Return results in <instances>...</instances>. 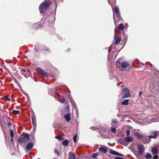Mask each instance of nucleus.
Masks as SVG:
<instances>
[{
  "mask_svg": "<svg viewBox=\"0 0 159 159\" xmlns=\"http://www.w3.org/2000/svg\"><path fill=\"white\" fill-rule=\"evenodd\" d=\"M51 4V2L48 0H46L43 2L39 6V9L40 13L44 15Z\"/></svg>",
  "mask_w": 159,
  "mask_h": 159,
  "instance_id": "f257e3e1",
  "label": "nucleus"
},
{
  "mask_svg": "<svg viewBox=\"0 0 159 159\" xmlns=\"http://www.w3.org/2000/svg\"><path fill=\"white\" fill-rule=\"evenodd\" d=\"M30 139V135L26 133H23V136L19 138L18 139V142L21 144H25Z\"/></svg>",
  "mask_w": 159,
  "mask_h": 159,
  "instance_id": "f03ea898",
  "label": "nucleus"
},
{
  "mask_svg": "<svg viewBox=\"0 0 159 159\" xmlns=\"http://www.w3.org/2000/svg\"><path fill=\"white\" fill-rule=\"evenodd\" d=\"M36 71L41 76L44 77H46L48 75V73L44 71L42 69L40 68H38L36 69Z\"/></svg>",
  "mask_w": 159,
  "mask_h": 159,
  "instance_id": "7ed1b4c3",
  "label": "nucleus"
},
{
  "mask_svg": "<svg viewBox=\"0 0 159 159\" xmlns=\"http://www.w3.org/2000/svg\"><path fill=\"white\" fill-rule=\"evenodd\" d=\"M138 154L140 156L142 155L144 151V146L141 144H138L137 145Z\"/></svg>",
  "mask_w": 159,
  "mask_h": 159,
  "instance_id": "20e7f679",
  "label": "nucleus"
},
{
  "mask_svg": "<svg viewBox=\"0 0 159 159\" xmlns=\"http://www.w3.org/2000/svg\"><path fill=\"white\" fill-rule=\"evenodd\" d=\"M152 154L154 155L153 157V159H158V157L156 154L158 152L157 148L156 147H153L152 149Z\"/></svg>",
  "mask_w": 159,
  "mask_h": 159,
  "instance_id": "39448f33",
  "label": "nucleus"
},
{
  "mask_svg": "<svg viewBox=\"0 0 159 159\" xmlns=\"http://www.w3.org/2000/svg\"><path fill=\"white\" fill-rule=\"evenodd\" d=\"M151 135L148 136V138H149L148 142H149L151 140V138L156 139L157 137V131H151L150 133Z\"/></svg>",
  "mask_w": 159,
  "mask_h": 159,
  "instance_id": "423d86ee",
  "label": "nucleus"
},
{
  "mask_svg": "<svg viewBox=\"0 0 159 159\" xmlns=\"http://www.w3.org/2000/svg\"><path fill=\"white\" fill-rule=\"evenodd\" d=\"M124 94L123 96L124 98H126L130 97V94L129 89L127 88L124 89Z\"/></svg>",
  "mask_w": 159,
  "mask_h": 159,
  "instance_id": "0eeeda50",
  "label": "nucleus"
},
{
  "mask_svg": "<svg viewBox=\"0 0 159 159\" xmlns=\"http://www.w3.org/2000/svg\"><path fill=\"white\" fill-rule=\"evenodd\" d=\"M113 11H115L116 14L118 18L120 17V15L119 12V9L118 7L115 6L114 7V10Z\"/></svg>",
  "mask_w": 159,
  "mask_h": 159,
  "instance_id": "6e6552de",
  "label": "nucleus"
},
{
  "mask_svg": "<svg viewBox=\"0 0 159 159\" xmlns=\"http://www.w3.org/2000/svg\"><path fill=\"white\" fill-rule=\"evenodd\" d=\"M109 152L111 154L116 156H119L121 157L123 156V155L111 149H110Z\"/></svg>",
  "mask_w": 159,
  "mask_h": 159,
  "instance_id": "1a4fd4ad",
  "label": "nucleus"
},
{
  "mask_svg": "<svg viewBox=\"0 0 159 159\" xmlns=\"http://www.w3.org/2000/svg\"><path fill=\"white\" fill-rule=\"evenodd\" d=\"M129 65V64L126 61H123L121 63V66L123 68H126L128 67Z\"/></svg>",
  "mask_w": 159,
  "mask_h": 159,
  "instance_id": "9d476101",
  "label": "nucleus"
},
{
  "mask_svg": "<svg viewBox=\"0 0 159 159\" xmlns=\"http://www.w3.org/2000/svg\"><path fill=\"white\" fill-rule=\"evenodd\" d=\"M99 151L102 153H105L107 151V149L105 147H102L99 148Z\"/></svg>",
  "mask_w": 159,
  "mask_h": 159,
  "instance_id": "9b49d317",
  "label": "nucleus"
},
{
  "mask_svg": "<svg viewBox=\"0 0 159 159\" xmlns=\"http://www.w3.org/2000/svg\"><path fill=\"white\" fill-rule=\"evenodd\" d=\"M33 143L32 142H30L27 144L26 147V149L27 150H30L33 148Z\"/></svg>",
  "mask_w": 159,
  "mask_h": 159,
  "instance_id": "f8f14e48",
  "label": "nucleus"
},
{
  "mask_svg": "<svg viewBox=\"0 0 159 159\" xmlns=\"http://www.w3.org/2000/svg\"><path fill=\"white\" fill-rule=\"evenodd\" d=\"M70 113H68L67 114L64 115V117L66 119L67 121L69 122L70 120Z\"/></svg>",
  "mask_w": 159,
  "mask_h": 159,
  "instance_id": "ddd939ff",
  "label": "nucleus"
},
{
  "mask_svg": "<svg viewBox=\"0 0 159 159\" xmlns=\"http://www.w3.org/2000/svg\"><path fill=\"white\" fill-rule=\"evenodd\" d=\"M114 38L116 40V41L115 42V44H117L120 42L121 40L120 37H118L116 38V35H115Z\"/></svg>",
  "mask_w": 159,
  "mask_h": 159,
  "instance_id": "4468645a",
  "label": "nucleus"
},
{
  "mask_svg": "<svg viewBox=\"0 0 159 159\" xmlns=\"http://www.w3.org/2000/svg\"><path fill=\"white\" fill-rule=\"evenodd\" d=\"M68 159H75V156L73 154L72 152H70L69 153Z\"/></svg>",
  "mask_w": 159,
  "mask_h": 159,
  "instance_id": "2eb2a0df",
  "label": "nucleus"
},
{
  "mask_svg": "<svg viewBox=\"0 0 159 159\" xmlns=\"http://www.w3.org/2000/svg\"><path fill=\"white\" fill-rule=\"evenodd\" d=\"M125 139L126 142H130L133 141V138L130 137H127L125 138Z\"/></svg>",
  "mask_w": 159,
  "mask_h": 159,
  "instance_id": "dca6fc26",
  "label": "nucleus"
},
{
  "mask_svg": "<svg viewBox=\"0 0 159 159\" xmlns=\"http://www.w3.org/2000/svg\"><path fill=\"white\" fill-rule=\"evenodd\" d=\"M120 59H118L116 62V65L117 67L120 68L121 66V61H120Z\"/></svg>",
  "mask_w": 159,
  "mask_h": 159,
  "instance_id": "f3484780",
  "label": "nucleus"
},
{
  "mask_svg": "<svg viewBox=\"0 0 159 159\" xmlns=\"http://www.w3.org/2000/svg\"><path fill=\"white\" fill-rule=\"evenodd\" d=\"M31 118L32 120V124L34 125L35 126L36 124V119L35 116H32Z\"/></svg>",
  "mask_w": 159,
  "mask_h": 159,
  "instance_id": "a211bd4d",
  "label": "nucleus"
},
{
  "mask_svg": "<svg viewBox=\"0 0 159 159\" xmlns=\"http://www.w3.org/2000/svg\"><path fill=\"white\" fill-rule=\"evenodd\" d=\"M62 144L65 146H67L69 145V143L68 140L66 139L63 141L62 143Z\"/></svg>",
  "mask_w": 159,
  "mask_h": 159,
  "instance_id": "6ab92c4d",
  "label": "nucleus"
},
{
  "mask_svg": "<svg viewBox=\"0 0 159 159\" xmlns=\"http://www.w3.org/2000/svg\"><path fill=\"white\" fill-rule=\"evenodd\" d=\"M124 26L122 24H120L118 27V29L120 30H124Z\"/></svg>",
  "mask_w": 159,
  "mask_h": 159,
  "instance_id": "aec40b11",
  "label": "nucleus"
},
{
  "mask_svg": "<svg viewBox=\"0 0 159 159\" xmlns=\"http://www.w3.org/2000/svg\"><path fill=\"white\" fill-rule=\"evenodd\" d=\"M145 158L146 159H150L152 157L151 154L149 153H148L147 154H146L145 155Z\"/></svg>",
  "mask_w": 159,
  "mask_h": 159,
  "instance_id": "412c9836",
  "label": "nucleus"
},
{
  "mask_svg": "<svg viewBox=\"0 0 159 159\" xmlns=\"http://www.w3.org/2000/svg\"><path fill=\"white\" fill-rule=\"evenodd\" d=\"M129 101V100L128 99L122 101L121 103L122 105H127L128 104Z\"/></svg>",
  "mask_w": 159,
  "mask_h": 159,
  "instance_id": "4be33fe9",
  "label": "nucleus"
},
{
  "mask_svg": "<svg viewBox=\"0 0 159 159\" xmlns=\"http://www.w3.org/2000/svg\"><path fill=\"white\" fill-rule=\"evenodd\" d=\"M152 72L155 74L156 75H157L159 74V71L158 70H156V68H154Z\"/></svg>",
  "mask_w": 159,
  "mask_h": 159,
  "instance_id": "5701e85b",
  "label": "nucleus"
},
{
  "mask_svg": "<svg viewBox=\"0 0 159 159\" xmlns=\"http://www.w3.org/2000/svg\"><path fill=\"white\" fill-rule=\"evenodd\" d=\"M55 138L58 140L61 141L63 139V138L60 136H56Z\"/></svg>",
  "mask_w": 159,
  "mask_h": 159,
  "instance_id": "b1692460",
  "label": "nucleus"
},
{
  "mask_svg": "<svg viewBox=\"0 0 159 159\" xmlns=\"http://www.w3.org/2000/svg\"><path fill=\"white\" fill-rule=\"evenodd\" d=\"M99 155V153H93L92 155V156L93 158H96L97 157V156H98Z\"/></svg>",
  "mask_w": 159,
  "mask_h": 159,
  "instance_id": "393cba45",
  "label": "nucleus"
},
{
  "mask_svg": "<svg viewBox=\"0 0 159 159\" xmlns=\"http://www.w3.org/2000/svg\"><path fill=\"white\" fill-rule=\"evenodd\" d=\"M12 113L14 114V115H17L18 114L20 113V111H17V110H14L12 111Z\"/></svg>",
  "mask_w": 159,
  "mask_h": 159,
  "instance_id": "a878e982",
  "label": "nucleus"
},
{
  "mask_svg": "<svg viewBox=\"0 0 159 159\" xmlns=\"http://www.w3.org/2000/svg\"><path fill=\"white\" fill-rule=\"evenodd\" d=\"M111 132L114 133H116V129L114 127H111Z\"/></svg>",
  "mask_w": 159,
  "mask_h": 159,
  "instance_id": "bb28decb",
  "label": "nucleus"
},
{
  "mask_svg": "<svg viewBox=\"0 0 159 159\" xmlns=\"http://www.w3.org/2000/svg\"><path fill=\"white\" fill-rule=\"evenodd\" d=\"M136 136L139 139H142V135L139 133H136L135 134Z\"/></svg>",
  "mask_w": 159,
  "mask_h": 159,
  "instance_id": "cd10ccee",
  "label": "nucleus"
},
{
  "mask_svg": "<svg viewBox=\"0 0 159 159\" xmlns=\"http://www.w3.org/2000/svg\"><path fill=\"white\" fill-rule=\"evenodd\" d=\"M103 134H105L107 131L108 128L107 127L104 128L102 129Z\"/></svg>",
  "mask_w": 159,
  "mask_h": 159,
  "instance_id": "c85d7f7f",
  "label": "nucleus"
},
{
  "mask_svg": "<svg viewBox=\"0 0 159 159\" xmlns=\"http://www.w3.org/2000/svg\"><path fill=\"white\" fill-rule=\"evenodd\" d=\"M10 135H11V138H13L14 136V134L13 132V131L11 129L10 131Z\"/></svg>",
  "mask_w": 159,
  "mask_h": 159,
  "instance_id": "c756f323",
  "label": "nucleus"
},
{
  "mask_svg": "<svg viewBox=\"0 0 159 159\" xmlns=\"http://www.w3.org/2000/svg\"><path fill=\"white\" fill-rule=\"evenodd\" d=\"M77 137V135H75L73 137V140L74 142L75 143H76L77 142L76 138Z\"/></svg>",
  "mask_w": 159,
  "mask_h": 159,
  "instance_id": "7c9ffc66",
  "label": "nucleus"
},
{
  "mask_svg": "<svg viewBox=\"0 0 159 159\" xmlns=\"http://www.w3.org/2000/svg\"><path fill=\"white\" fill-rule=\"evenodd\" d=\"M43 25L41 24H39L38 26L36 28V29H40L41 28L43 27Z\"/></svg>",
  "mask_w": 159,
  "mask_h": 159,
  "instance_id": "2f4dec72",
  "label": "nucleus"
},
{
  "mask_svg": "<svg viewBox=\"0 0 159 159\" xmlns=\"http://www.w3.org/2000/svg\"><path fill=\"white\" fill-rule=\"evenodd\" d=\"M112 122L114 124H116L117 123V120L116 119H114L112 120Z\"/></svg>",
  "mask_w": 159,
  "mask_h": 159,
  "instance_id": "473e14b6",
  "label": "nucleus"
},
{
  "mask_svg": "<svg viewBox=\"0 0 159 159\" xmlns=\"http://www.w3.org/2000/svg\"><path fill=\"white\" fill-rule=\"evenodd\" d=\"M130 134V131L129 130H126V135L127 136H129Z\"/></svg>",
  "mask_w": 159,
  "mask_h": 159,
  "instance_id": "72a5a7b5",
  "label": "nucleus"
},
{
  "mask_svg": "<svg viewBox=\"0 0 159 159\" xmlns=\"http://www.w3.org/2000/svg\"><path fill=\"white\" fill-rule=\"evenodd\" d=\"M55 153L57 155H59V152L57 149H55Z\"/></svg>",
  "mask_w": 159,
  "mask_h": 159,
  "instance_id": "f704fd0d",
  "label": "nucleus"
},
{
  "mask_svg": "<svg viewBox=\"0 0 159 159\" xmlns=\"http://www.w3.org/2000/svg\"><path fill=\"white\" fill-rule=\"evenodd\" d=\"M65 101V98H63L60 101V102L62 103H63Z\"/></svg>",
  "mask_w": 159,
  "mask_h": 159,
  "instance_id": "c9c22d12",
  "label": "nucleus"
},
{
  "mask_svg": "<svg viewBox=\"0 0 159 159\" xmlns=\"http://www.w3.org/2000/svg\"><path fill=\"white\" fill-rule=\"evenodd\" d=\"M114 159H123V158L119 157H115Z\"/></svg>",
  "mask_w": 159,
  "mask_h": 159,
  "instance_id": "e433bc0d",
  "label": "nucleus"
},
{
  "mask_svg": "<svg viewBox=\"0 0 159 159\" xmlns=\"http://www.w3.org/2000/svg\"><path fill=\"white\" fill-rule=\"evenodd\" d=\"M7 125L9 126H11V123L10 122H9L7 123Z\"/></svg>",
  "mask_w": 159,
  "mask_h": 159,
  "instance_id": "4c0bfd02",
  "label": "nucleus"
},
{
  "mask_svg": "<svg viewBox=\"0 0 159 159\" xmlns=\"http://www.w3.org/2000/svg\"><path fill=\"white\" fill-rule=\"evenodd\" d=\"M21 71L22 72H25L26 71V70H25V69H21Z\"/></svg>",
  "mask_w": 159,
  "mask_h": 159,
  "instance_id": "58836bf2",
  "label": "nucleus"
},
{
  "mask_svg": "<svg viewBox=\"0 0 159 159\" xmlns=\"http://www.w3.org/2000/svg\"><path fill=\"white\" fill-rule=\"evenodd\" d=\"M22 75H24L26 78H27V76L25 74H23V73H22Z\"/></svg>",
  "mask_w": 159,
  "mask_h": 159,
  "instance_id": "ea45409f",
  "label": "nucleus"
},
{
  "mask_svg": "<svg viewBox=\"0 0 159 159\" xmlns=\"http://www.w3.org/2000/svg\"><path fill=\"white\" fill-rule=\"evenodd\" d=\"M90 129H92L93 130V129H95V128L94 127H91L90 128Z\"/></svg>",
  "mask_w": 159,
  "mask_h": 159,
  "instance_id": "a19ab883",
  "label": "nucleus"
},
{
  "mask_svg": "<svg viewBox=\"0 0 159 159\" xmlns=\"http://www.w3.org/2000/svg\"><path fill=\"white\" fill-rule=\"evenodd\" d=\"M113 19H114V23H115V24L116 25V21H115V19H114V14L113 13Z\"/></svg>",
  "mask_w": 159,
  "mask_h": 159,
  "instance_id": "79ce46f5",
  "label": "nucleus"
},
{
  "mask_svg": "<svg viewBox=\"0 0 159 159\" xmlns=\"http://www.w3.org/2000/svg\"><path fill=\"white\" fill-rule=\"evenodd\" d=\"M13 138H11V142L12 143L13 142Z\"/></svg>",
  "mask_w": 159,
  "mask_h": 159,
  "instance_id": "37998d69",
  "label": "nucleus"
},
{
  "mask_svg": "<svg viewBox=\"0 0 159 159\" xmlns=\"http://www.w3.org/2000/svg\"><path fill=\"white\" fill-rule=\"evenodd\" d=\"M6 99L7 100H10V98H7V97H6Z\"/></svg>",
  "mask_w": 159,
  "mask_h": 159,
  "instance_id": "c03bdc74",
  "label": "nucleus"
},
{
  "mask_svg": "<svg viewBox=\"0 0 159 159\" xmlns=\"http://www.w3.org/2000/svg\"><path fill=\"white\" fill-rule=\"evenodd\" d=\"M142 92L141 91L139 92V95L140 96L141 94V93H142Z\"/></svg>",
  "mask_w": 159,
  "mask_h": 159,
  "instance_id": "a18cd8bd",
  "label": "nucleus"
},
{
  "mask_svg": "<svg viewBox=\"0 0 159 159\" xmlns=\"http://www.w3.org/2000/svg\"><path fill=\"white\" fill-rule=\"evenodd\" d=\"M37 25V24H36L35 25V26L36 25Z\"/></svg>",
  "mask_w": 159,
  "mask_h": 159,
  "instance_id": "49530a36",
  "label": "nucleus"
},
{
  "mask_svg": "<svg viewBox=\"0 0 159 159\" xmlns=\"http://www.w3.org/2000/svg\"><path fill=\"white\" fill-rule=\"evenodd\" d=\"M158 120H157V121H155V122H158Z\"/></svg>",
  "mask_w": 159,
  "mask_h": 159,
  "instance_id": "de8ad7c7",
  "label": "nucleus"
},
{
  "mask_svg": "<svg viewBox=\"0 0 159 159\" xmlns=\"http://www.w3.org/2000/svg\"><path fill=\"white\" fill-rule=\"evenodd\" d=\"M108 2H109V3L110 4V2H109V1L108 0Z\"/></svg>",
  "mask_w": 159,
  "mask_h": 159,
  "instance_id": "09e8293b",
  "label": "nucleus"
},
{
  "mask_svg": "<svg viewBox=\"0 0 159 159\" xmlns=\"http://www.w3.org/2000/svg\"><path fill=\"white\" fill-rule=\"evenodd\" d=\"M152 66V64H151V66Z\"/></svg>",
  "mask_w": 159,
  "mask_h": 159,
  "instance_id": "8fccbe9b",
  "label": "nucleus"
}]
</instances>
